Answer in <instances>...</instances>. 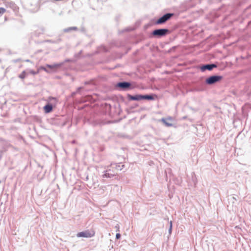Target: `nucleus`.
<instances>
[{"label": "nucleus", "instance_id": "1", "mask_svg": "<svg viewBox=\"0 0 251 251\" xmlns=\"http://www.w3.org/2000/svg\"><path fill=\"white\" fill-rule=\"evenodd\" d=\"M95 235V230L94 229H91L78 232L76 234V236L77 237L91 238L94 237Z\"/></svg>", "mask_w": 251, "mask_h": 251}, {"label": "nucleus", "instance_id": "2", "mask_svg": "<svg viewBox=\"0 0 251 251\" xmlns=\"http://www.w3.org/2000/svg\"><path fill=\"white\" fill-rule=\"evenodd\" d=\"M223 77L222 76L213 75L207 78L205 80V82L207 84L211 85L221 81Z\"/></svg>", "mask_w": 251, "mask_h": 251}, {"label": "nucleus", "instance_id": "3", "mask_svg": "<svg viewBox=\"0 0 251 251\" xmlns=\"http://www.w3.org/2000/svg\"><path fill=\"white\" fill-rule=\"evenodd\" d=\"M168 32V30L167 29H159L154 30L152 32V35L156 36H163L166 35Z\"/></svg>", "mask_w": 251, "mask_h": 251}, {"label": "nucleus", "instance_id": "4", "mask_svg": "<svg viewBox=\"0 0 251 251\" xmlns=\"http://www.w3.org/2000/svg\"><path fill=\"white\" fill-rule=\"evenodd\" d=\"M161 121L166 126L170 127L173 126V122L174 121V119L171 117L162 118Z\"/></svg>", "mask_w": 251, "mask_h": 251}, {"label": "nucleus", "instance_id": "5", "mask_svg": "<svg viewBox=\"0 0 251 251\" xmlns=\"http://www.w3.org/2000/svg\"><path fill=\"white\" fill-rule=\"evenodd\" d=\"M173 14L168 13L163 15L162 17L160 18L156 22L157 24H161L165 23L166 21L169 20L172 16Z\"/></svg>", "mask_w": 251, "mask_h": 251}, {"label": "nucleus", "instance_id": "6", "mask_svg": "<svg viewBox=\"0 0 251 251\" xmlns=\"http://www.w3.org/2000/svg\"><path fill=\"white\" fill-rule=\"evenodd\" d=\"M62 65V63H56L53 65H47L46 67L54 71L59 68Z\"/></svg>", "mask_w": 251, "mask_h": 251}, {"label": "nucleus", "instance_id": "7", "mask_svg": "<svg viewBox=\"0 0 251 251\" xmlns=\"http://www.w3.org/2000/svg\"><path fill=\"white\" fill-rule=\"evenodd\" d=\"M216 65L215 64H207V65H205L201 66V70L202 71H204L206 70H211L214 68H216Z\"/></svg>", "mask_w": 251, "mask_h": 251}, {"label": "nucleus", "instance_id": "8", "mask_svg": "<svg viewBox=\"0 0 251 251\" xmlns=\"http://www.w3.org/2000/svg\"><path fill=\"white\" fill-rule=\"evenodd\" d=\"M127 97L130 100H143V97L142 95H136L135 96H132L130 95H128Z\"/></svg>", "mask_w": 251, "mask_h": 251}, {"label": "nucleus", "instance_id": "9", "mask_svg": "<svg viewBox=\"0 0 251 251\" xmlns=\"http://www.w3.org/2000/svg\"><path fill=\"white\" fill-rule=\"evenodd\" d=\"M117 86L122 89H126L130 86V84L126 82H120L118 83Z\"/></svg>", "mask_w": 251, "mask_h": 251}, {"label": "nucleus", "instance_id": "10", "mask_svg": "<svg viewBox=\"0 0 251 251\" xmlns=\"http://www.w3.org/2000/svg\"><path fill=\"white\" fill-rule=\"evenodd\" d=\"M44 110L45 112L48 113L50 112L52 110V106L50 104H48L44 107Z\"/></svg>", "mask_w": 251, "mask_h": 251}, {"label": "nucleus", "instance_id": "11", "mask_svg": "<svg viewBox=\"0 0 251 251\" xmlns=\"http://www.w3.org/2000/svg\"><path fill=\"white\" fill-rule=\"evenodd\" d=\"M142 97H143V99H146V100H152L154 99L153 97L151 95L142 96Z\"/></svg>", "mask_w": 251, "mask_h": 251}, {"label": "nucleus", "instance_id": "12", "mask_svg": "<svg viewBox=\"0 0 251 251\" xmlns=\"http://www.w3.org/2000/svg\"><path fill=\"white\" fill-rule=\"evenodd\" d=\"M142 97H143V99H146V100H152L154 99L153 97L151 95L142 96Z\"/></svg>", "mask_w": 251, "mask_h": 251}, {"label": "nucleus", "instance_id": "13", "mask_svg": "<svg viewBox=\"0 0 251 251\" xmlns=\"http://www.w3.org/2000/svg\"><path fill=\"white\" fill-rule=\"evenodd\" d=\"M114 176V175L110 174L108 171H106L105 174L103 175V177H111Z\"/></svg>", "mask_w": 251, "mask_h": 251}, {"label": "nucleus", "instance_id": "14", "mask_svg": "<svg viewBox=\"0 0 251 251\" xmlns=\"http://www.w3.org/2000/svg\"><path fill=\"white\" fill-rule=\"evenodd\" d=\"M26 72L24 71L21 74L19 75V77L21 79H24L26 76Z\"/></svg>", "mask_w": 251, "mask_h": 251}, {"label": "nucleus", "instance_id": "15", "mask_svg": "<svg viewBox=\"0 0 251 251\" xmlns=\"http://www.w3.org/2000/svg\"><path fill=\"white\" fill-rule=\"evenodd\" d=\"M6 12V9L3 7H0V16Z\"/></svg>", "mask_w": 251, "mask_h": 251}, {"label": "nucleus", "instance_id": "16", "mask_svg": "<svg viewBox=\"0 0 251 251\" xmlns=\"http://www.w3.org/2000/svg\"><path fill=\"white\" fill-rule=\"evenodd\" d=\"M121 237V234L120 233H117L116 235V238L117 239H119Z\"/></svg>", "mask_w": 251, "mask_h": 251}, {"label": "nucleus", "instance_id": "17", "mask_svg": "<svg viewBox=\"0 0 251 251\" xmlns=\"http://www.w3.org/2000/svg\"><path fill=\"white\" fill-rule=\"evenodd\" d=\"M77 29L76 27H71L69 29H67V31L70 30V29H72V30H76Z\"/></svg>", "mask_w": 251, "mask_h": 251}, {"label": "nucleus", "instance_id": "18", "mask_svg": "<svg viewBox=\"0 0 251 251\" xmlns=\"http://www.w3.org/2000/svg\"><path fill=\"white\" fill-rule=\"evenodd\" d=\"M50 100H53L55 102L56 101V100L55 98H50Z\"/></svg>", "mask_w": 251, "mask_h": 251}, {"label": "nucleus", "instance_id": "19", "mask_svg": "<svg viewBox=\"0 0 251 251\" xmlns=\"http://www.w3.org/2000/svg\"><path fill=\"white\" fill-rule=\"evenodd\" d=\"M172 227V221H171L170 222V230H171Z\"/></svg>", "mask_w": 251, "mask_h": 251}, {"label": "nucleus", "instance_id": "20", "mask_svg": "<svg viewBox=\"0 0 251 251\" xmlns=\"http://www.w3.org/2000/svg\"><path fill=\"white\" fill-rule=\"evenodd\" d=\"M43 69L44 71H45L46 72H48V71H47V70L46 68H43Z\"/></svg>", "mask_w": 251, "mask_h": 251}, {"label": "nucleus", "instance_id": "21", "mask_svg": "<svg viewBox=\"0 0 251 251\" xmlns=\"http://www.w3.org/2000/svg\"><path fill=\"white\" fill-rule=\"evenodd\" d=\"M30 73H31V74H36V73H35V72H32H32H30Z\"/></svg>", "mask_w": 251, "mask_h": 251}]
</instances>
